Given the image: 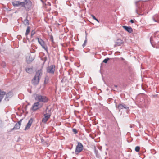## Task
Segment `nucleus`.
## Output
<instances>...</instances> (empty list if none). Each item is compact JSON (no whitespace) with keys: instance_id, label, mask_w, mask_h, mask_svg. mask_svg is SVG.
I'll return each instance as SVG.
<instances>
[{"instance_id":"nucleus-1","label":"nucleus","mask_w":159,"mask_h":159,"mask_svg":"<svg viewBox=\"0 0 159 159\" xmlns=\"http://www.w3.org/2000/svg\"><path fill=\"white\" fill-rule=\"evenodd\" d=\"M42 74V71L41 70H38L36 72L35 75L32 80V84L34 85H37L39 80V76Z\"/></svg>"},{"instance_id":"nucleus-2","label":"nucleus","mask_w":159,"mask_h":159,"mask_svg":"<svg viewBox=\"0 0 159 159\" xmlns=\"http://www.w3.org/2000/svg\"><path fill=\"white\" fill-rule=\"evenodd\" d=\"M36 100L38 101L39 102L47 103L48 101V99L46 96L40 95L38 94H36L35 98Z\"/></svg>"},{"instance_id":"nucleus-3","label":"nucleus","mask_w":159,"mask_h":159,"mask_svg":"<svg viewBox=\"0 0 159 159\" xmlns=\"http://www.w3.org/2000/svg\"><path fill=\"white\" fill-rule=\"evenodd\" d=\"M56 70V66L55 65L53 64L48 66L46 68V72L47 73L53 74Z\"/></svg>"},{"instance_id":"nucleus-4","label":"nucleus","mask_w":159,"mask_h":159,"mask_svg":"<svg viewBox=\"0 0 159 159\" xmlns=\"http://www.w3.org/2000/svg\"><path fill=\"white\" fill-rule=\"evenodd\" d=\"M83 146L82 144L80 142L78 143V144L76 146L75 150V153L78 154L83 149Z\"/></svg>"},{"instance_id":"nucleus-5","label":"nucleus","mask_w":159,"mask_h":159,"mask_svg":"<svg viewBox=\"0 0 159 159\" xmlns=\"http://www.w3.org/2000/svg\"><path fill=\"white\" fill-rule=\"evenodd\" d=\"M42 106L40 105L39 102H37L34 103L31 107V109L35 111L42 107Z\"/></svg>"},{"instance_id":"nucleus-6","label":"nucleus","mask_w":159,"mask_h":159,"mask_svg":"<svg viewBox=\"0 0 159 159\" xmlns=\"http://www.w3.org/2000/svg\"><path fill=\"white\" fill-rule=\"evenodd\" d=\"M112 133L113 136L115 137L119 136L120 134V128L118 127H117L115 129V131L112 130Z\"/></svg>"},{"instance_id":"nucleus-7","label":"nucleus","mask_w":159,"mask_h":159,"mask_svg":"<svg viewBox=\"0 0 159 159\" xmlns=\"http://www.w3.org/2000/svg\"><path fill=\"white\" fill-rule=\"evenodd\" d=\"M123 41L121 39H118L115 42L114 47L120 46L123 44Z\"/></svg>"},{"instance_id":"nucleus-8","label":"nucleus","mask_w":159,"mask_h":159,"mask_svg":"<svg viewBox=\"0 0 159 159\" xmlns=\"http://www.w3.org/2000/svg\"><path fill=\"white\" fill-rule=\"evenodd\" d=\"M6 96L5 98V100L6 101H8L9 98H11L13 95V94L12 91H10L8 93L6 94Z\"/></svg>"},{"instance_id":"nucleus-9","label":"nucleus","mask_w":159,"mask_h":159,"mask_svg":"<svg viewBox=\"0 0 159 159\" xmlns=\"http://www.w3.org/2000/svg\"><path fill=\"white\" fill-rule=\"evenodd\" d=\"M33 122V119L32 118H30L29 120L28 123H27L25 127V130H26L30 129L32 124Z\"/></svg>"},{"instance_id":"nucleus-10","label":"nucleus","mask_w":159,"mask_h":159,"mask_svg":"<svg viewBox=\"0 0 159 159\" xmlns=\"http://www.w3.org/2000/svg\"><path fill=\"white\" fill-rule=\"evenodd\" d=\"M44 117L43 118L42 121L43 123H46L48 119L50 118L51 116V115H49V114H44Z\"/></svg>"},{"instance_id":"nucleus-11","label":"nucleus","mask_w":159,"mask_h":159,"mask_svg":"<svg viewBox=\"0 0 159 159\" xmlns=\"http://www.w3.org/2000/svg\"><path fill=\"white\" fill-rule=\"evenodd\" d=\"M14 6H18L20 5H21L22 7H25V2H22L20 1L15 2L13 3Z\"/></svg>"},{"instance_id":"nucleus-12","label":"nucleus","mask_w":159,"mask_h":159,"mask_svg":"<svg viewBox=\"0 0 159 159\" xmlns=\"http://www.w3.org/2000/svg\"><path fill=\"white\" fill-rule=\"evenodd\" d=\"M122 27L126 31L129 33H131L133 32L132 29L131 27L123 26Z\"/></svg>"},{"instance_id":"nucleus-13","label":"nucleus","mask_w":159,"mask_h":159,"mask_svg":"<svg viewBox=\"0 0 159 159\" xmlns=\"http://www.w3.org/2000/svg\"><path fill=\"white\" fill-rule=\"evenodd\" d=\"M152 19L154 22L159 23V17L158 15H156L152 17Z\"/></svg>"},{"instance_id":"nucleus-14","label":"nucleus","mask_w":159,"mask_h":159,"mask_svg":"<svg viewBox=\"0 0 159 159\" xmlns=\"http://www.w3.org/2000/svg\"><path fill=\"white\" fill-rule=\"evenodd\" d=\"M5 95H6V92L4 91H1L0 90V102L2 99Z\"/></svg>"},{"instance_id":"nucleus-15","label":"nucleus","mask_w":159,"mask_h":159,"mask_svg":"<svg viewBox=\"0 0 159 159\" xmlns=\"http://www.w3.org/2000/svg\"><path fill=\"white\" fill-rule=\"evenodd\" d=\"M123 109H125V110L126 111L127 113H129V107L127 106L124 104H123Z\"/></svg>"},{"instance_id":"nucleus-16","label":"nucleus","mask_w":159,"mask_h":159,"mask_svg":"<svg viewBox=\"0 0 159 159\" xmlns=\"http://www.w3.org/2000/svg\"><path fill=\"white\" fill-rule=\"evenodd\" d=\"M116 107L118 109H119V111H120L121 110L123 109V103L120 104L118 105V106L116 105Z\"/></svg>"},{"instance_id":"nucleus-17","label":"nucleus","mask_w":159,"mask_h":159,"mask_svg":"<svg viewBox=\"0 0 159 159\" xmlns=\"http://www.w3.org/2000/svg\"><path fill=\"white\" fill-rule=\"evenodd\" d=\"M20 124H19L16 123L15 126L14 127L11 129V130H13L14 129H19L20 127Z\"/></svg>"},{"instance_id":"nucleus-18","label":"nucleus","mask_w":159,"mask_h":159,"mask_svg":"<svg viewBox=\"0 0 159 159\" xmlns=\"http://www.w3.org/2000/svg\"><path fill=\"white\" fill-rule=\"evenodd\" d=\"M26 71L29 73H31L32 72L33 69L32 68L27 67L25 69Z\"/></svg>"},{"instance_id":"nucleus-19","label":"nucleus","mask_w":159,"mask_h":159,"mask_svg":"<svg viewBox=\"0 0 159 159\" xmlns=\"http://www.w3.org/2000/svg\"><path fill=\"white\" fill-rule=\"evenodd\" d=\"M38 40L39 43L41 45H43L44 43V41L41 39H39V38H37Z\"/></svg>"},{"instance_id":"nucleus-20","label":"nucleus","mask_w":159,"mask_h":159,"mask_svg":"<svg viewBox=\"0 0 159 159\" xmlns=\"http://www.w3.org/2000/svg\"><path fill=\"white\" fill-rule=\"evenodd\" d=\"M28 16H26V19H25L23 21L24 24L25 25H29V22L28 20L27 19Z\"/></svg>"},{"instance_id":"nucleus-21","label":"nucleus","mask_w":159,"mask_h":159,"mask_svg":"<svg viewBox=\"0 0 159 159\" xmlns=\"http://www.w3.org/2000/svg\"><path fill=\"white\" fill-rule=\"evenodd\" d=\"M30 26H28L27 29L26 30V32L25 33V35L27 37V35L29 33L30 31Z\"/></svg>"},{"instance_id":"nucleus-22","label":"nucleus","mask_w":159,"mask_h":159,"mask_svg":"<svg viewBox=\"0 0 159 159\" xmlns=\"http://www.w3.org/2000/svg\"><path fill=\"white\" fill-rule=\"evenodd\" d=\"M41 46L48 53V48L45 45L44 43H43V45H41Z\"/></svg>"},{"instance_id":"nucleus-23","label":"nucleus","mask_w":159,"mask_h":159,"mask_svg":"<svg viewBox=\"0 0 159 159\" xmlns=\"http://www.w3.org/2000/svg\"><path fill=\"white\" fill-rule=\"evenodd\" d=\"M49 80V78L47 76L45 78L44 84H47L48 83Z\"/></svg>"},{"instance_id":"nucleus-24","label":"nucleus","mask_w":159,"mask_h":159,"mask_svg":"<svg viewBox=\"0 0 159 159\" xmlns=\"http://www.w3.org/2000/svg\"><path fill=\"white\" fill-rule=\"evenodd\" d=\"M91 16H92V17L93 19H94V20H96L98 22V23L99 22V21L96 18V17H95V16L94 15H91Z\"/></svg>"},{"instance_id":"nucleus-25","label":"nucleus","mask_w":159,"mask_h":159,"mask_svg":"<svg viewBox=\"0 0 159 159\" xmlns=\"http://www.w3.org/2000/svg\"><path fill=\"white\" fill-rule=\"evenodd\" d=\"M110 59V58H107L103 60V62L104 63H107V62Z\"/></svg>"},{"instance_id":"nucleus-26","label":"nucleus","mask_w":159,"mask_h":159,"mask_svg":"<svg viewBox=\"0 0 159 159\" xmlns=\"http://www.w3.org/2000/svg\"><path fill=\"white\" fill-rule=\"evenodd\" d=\"M135 151L137 152H138L140 150V147L139 146H136L135 149Z\"/></svg>"},{"instance_id":"nucleus-27","label":"nucleus","mask_w":159,"mask_h":159,"mask_svg":"<svg viewBox=\"0 0 159 159\" xmlns=\"http://www.w3.org/2000/svg\"><path fill=\"white\" fill-rule=\"evenodd\" d=\"M154 37L155 38L157 37V38H159V32H157L154 35Z\"/></svg>"},{"instance_id":"nucleus-28","label":"nucleus","mask_w":159,"mask_h":159,"mask_svg":"<svg viewBox=\"0 0 159 159\" xmlns=\"http://www.w3.org/2000/svg\"><path fill=\"white\" fill-rule=\"evenodd\" d=\"M35 31L34 30H33L31 31V37H32L33 35L35 34Z\"/></svg>"},{"instance_id":"nucleus-29","label":"nucleus","mask_w":159,"mask_h":159,"mask_svg":"<svg viewBox=\"0 0 159 159\" xmlns=\"http://www.w3.org/2000/svg\"><path fill=\"white\" fill-rule=\"evenodd\" d=\"M51 108H50V109H49L46 112V114H49V115H51Z\"/></svg>"},{"instance_id":"nucleus-30","label":"nucleus","mask_w":159,"mask_h":159,"mask_svg":"<svg viewBox=\"0 0 159 159\" xmlns=\"http://www.w3.org/2000/svg\"><path fill=\"white\" fill-rule=\"evenodd\" d=\"M72 131L75 134H76L77 133L78 131L77 129H72Z\"/></svg>"},{"instance_id":"nucleus-31","label":"nucleus","mask_w":159,"mask_h":159,"mask_svg":"<svg viewBox=\"0 0 159 159\" xmlns=\"http://www.w3.org/2000/svg\"><path fill=\"white\" fill-rule=\"evenodd\" d=\"M25 2H26V3H28V4H31V2L30 0H25Z\"/></svg>"},{"instance_id":"nucleus-32","label":"nucleus","mask_w":159,"mask_h":159,"mask_svg":"<svg viewBox=\"0 0 159 159\" xmlns=\"http://www.w3.org/2000/svg\"><path fill=\"white\" fill-rule=\"evenodd\" d=\"M144 106L146 108H147L148 107V103L146 104L145 103Z\"/></svg>"},{"instance_id":"nucleus-33","label":"nucleus","mask_w":159,"mask_h":159,"mask_svg":"<svg viewBox=\"0 0 159 159\" xmlns=\"http://www.w3.org/2000/svg\"><path fill=\"white\" fill-rule=\"evenodd\" d=\"M50 39L51 40L52 42H53V38L52 36L50 37Z\"/></svg>"},{"instance_id":"nucleus-34","label":"nucleus","mask_w":159,"mask_h":159,"mask_svg":"<svg viewBox=\"0 0 159 159\" xmlns=\"http://www.w3.org/2000/svg\"><path fill=\"white\" fill-rule=\"evenodd\" d=\"M87 38H86V36H85V40L84 41V44H86V43L87 42Z\"/></svg>"},{"instance_id":"nucleus-35","label":"nucleus","mask_w":159,"mask_h":159,"mask_svg":"<svg viewBox=\"0 0 159 159\" xmlns=\"http://www.w3.org/2000/svg\"><path fill=\"white\" fill-rule=\"evenodd\" d=\"M22 119H21L18 122V123H17V124H20V125L21 124V122H22Z\"/></svg>"},{"instance_id":"nucleus-36","label":"nucleus","mask_w":159,"mask_h":159,"mask_svg":"<svg viewBox=\"0 0 159 159\" xmlns=\"http://www.w3.org/2000/svg\"><path fill=\"white\" fill-rule=\"evenodd\" d=\"M32 61V59L31 60H27V62L28 63H30Z\"/></svg>"},{"instance_id":"nucleus-37","label":"nucleus","mask_w":159,"mask_h":159,"mask_svg":"<svg viewBox=\"0 0 159 159\" xmlns=\"http://www.w3.org/2000/svg\"><path fill=\"white\" fill-rule=\"evenodd\" d=\"M152 39H153L152 37H151V38H150V42L152 44Z\"/></svg>"},{"instance_id":"nucleus-38","label":"nucleus","mask_w":159,"mask_h":159,"mask_svg":"<svg viewBox=\"0 0 159 159\" xmlns=\"http://www.w3.org/2000/svg\"><path fill=\"white\" fill-rule=\"evenodd\" d=\"M138 2H139V1H137V2H135V4H136V6L137 7H138Z\"/></svg>"},{"instance_id":"nucleus-39","label":"nucleus","mask_w":159,"mask_h":159,"mask_svg":"<svg viewBox=\"0 0 159 159\" xmlns=\"http://www.w3.org/2000/svg\"><path fill=\"white\" fill-rule=\"evenodd\" d=\"M130 22L132 23H134V21L133 20L131 19L130 20Z\"/></svg>"},{"instance_id":"nucleus-40","label":"nucleus","mask_w":159,"mask_h":159,"mask_svg":"<svg viewBox=\"0 0 159 159\" xmlns=\"http://www.w3.org/2000/svg\"><path fill=\"white\" fill-rule=\"evenodd\" d=\"M49 109L48 107H47L46 110V112H47V111Z\"/></svg>"},{"instance_id":"nucleus-41","label":"nucleus","mask_w":159,"mask_h":159,"mask_svg":"<svg viewBox=\"0 0 159 159\" xmlns=\"http://www.w3.org/2000/svg\"><path fill=\"white\" fill-rule=\"evenodd\" d=\"M85 45H86V44H84V43L82 45V46H83V47H84Z\"/></svg>"},{"instance_id":"nucleus-42","label":"nucleus","mask_w":159,"mask_h":159,"mask_svg":"<svg viewBox=\"0 0 159 159\" xmlns=\"http://www.w3.org/2000/svg\"><path fill=\"white\" fill-rule=\"evenodd\" d=\"M134 126L133 125H130V127L131 128H132L133 127V126Z\"/></svg>"},{"instance_id":"nucleus-43","label":"nucleus","mask_w":159,"mask_h":159,"mask_svg":"<svg viewBox=\"0 0 159 159\" xmlns=\"http://www.w3.org/2000/svg\"><path fill=\"white\" fill-rule=\"evenodd\" d=\"M85 33H86V36H86V38H87V33L86 32H85Z\"/></svg>"},{"instance_id":"nucleus-44","label":"nucleus","mask_w":159,"mask_h":159,"mask_svg":"<svg viewBox=\"0 0 159 159\" xmlns=\"http://www.w3.org/2000/svg\"><path fill=\"white\" fill-rule=\"evenodd\" d=\"M114 87H115L116 88L117 87V86L116 85H115Z\"/></svg>"},{"instance_id":"nucleus-45","label":"nucleus","mask_w":159,"mask_h":159,"mask_svg":"<svg viewBox=\"0 0 159 159\" xmlns=\"http://www.w3.org/2000/svg\"><path fill=\"white\" fill-rule=\"evenodd\" d=\"M57 25L58 26H59L60 25V24L59 23H57Z\"/></svg>"},{"instance_id":"nucleus-46","label":"nucleus","mask_w":159,"mask_h":159,"mask_svg":"<svg viewBox=\"0 0 159 159\" xmlns=\"http://www.w3.org/2000/svg\"><path fill=\"white\" fill-rule=\"evenodd\" d=\"M41 1L42 2H43V0H41Z\"/></svg>"},{"instance_id":"nucleus-47","label":"nucleus","mask_w":159,"mask_h":159,"mask_svg":"<svg viewBox=\"0 0 159 159\" xmlns=\"http://www.w3.org/2000/svg\"><path fill=\"white\" fill-rule=\"evenodd\" d=\"M158 42H159V41H158Z\"/></svg>"}]
</instances>
